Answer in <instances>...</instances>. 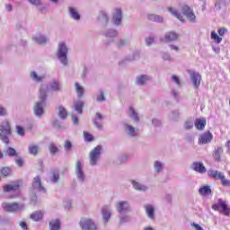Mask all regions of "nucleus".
I'll return each mask as SVG.
<instances>
[{
	"label": "nucleus",
	"mask_w": 230,
	"mask_h": 230,
	"mask_svg": "<svg viewBox=\"0 0 230 230\" xmlns=\"http://www.w3.org/2000/svg\"><path fill=\"white\" fill-rule=\"evenodd\" d=\"M47 98H48V90L44 88V84H40V101L36 102L33 107V112L37 118H42V116H44V107L46 105Z\"/></svg>",
	"instance_id": "nucleus-1"
},
{
	"label": "nucleus",
	"mask_w": 230,
	"mask_h": 230,
	"mask_svg": "<svg viewBox=\"0 0 230 230\" xmlns=\"http://www.w3.org/2000/svg\"><path fill=\"white\" fill-rule=\"evenodd\" d=\"M67 53H69L67 44L64 41H60L58 46L57 57L59 62L65 66H69V62L67 61Z\"/></svg>",
	"instance_id": "nucleus-2"
},
{
	"label": "nucleus",
	"mask_w": 230,
	"mask_h": 230,
	"mask_svg": "<svg viewBox=\"0 0 230 230\" xmlns=\"http://www.w3.org/2000/svg\"><path fill=\"white\" fill-rule=\"evenodd\" d=\"M2 209H4L5 213L21 214L22 211H24L26 209V205L24 203L17 202H4L2 203Z\"/></svg>",
	"instance_id": "nucleus-3"
},
{
	"label": "nucleus",
	"mask_w": 230,
	"mask_h": 230,
	"mask_svg": "<svg viewBox=\"0 0 230 230\" xmlns=\"http://www.w3.org/2000/svg\"><path fill=\"white\" fill-rule=\"evenodd\" d=\"M12 134V126L10 125V121L4 120L0 124V139L3 143L8 145L10 143V139L8 136Z\"/></svg>",
	"instance_id": "nucleus-4"
},
{
	"label": "nucleus",
	"mask_w": 230,
	"mask_h": 230,
	"mask_svg": "<svg viewBox=\"0 0 230 230\" xmlns=\"http://www.w3.org/2000/svg\"><path fill=\"white\" fill-rule=\"evenodd\" d=\"M22 186V181H13L9 184H5L3 186L4 193H14L13 195L10 196L9 199H15V197H19V188Z\"/></svg>",
	"instance_id": "nucleus-5"
},
{
	"label": "nucleus",
	"mask_w": 230,
	"mask_h": 230,
	"mask_svg": "<svg viewBox=\"0 0 230 230\" xmlns=\"http://www.w3.org/2000/svg\"><path fill=\"white\" fill-rule=\"evenodd\" d=\"M102 152H103V147L102 146H97L90 152L89 157L91 166H96V164H98V161H100L102 157Z\"/></svg>",
	"instance_id": "nucleus-6"
},
{
	"label": "nucleus",
	"mask_w": 230,
	"mask_h": 230,
	"mask_svg": "<svg viewBox=\"0 0 230 230\" xmlns=\"http://www.w3.org/2000/svg\"><path fill=\"white\" fill-rule=\"evenodd\" d=\"M115 208L119 215H127V213H130V211H132L130 202L127 200L117 201L115 203Z\"/></svg>",
	"instance_id": "nucleus-7"
},
{
	"label": "nucleus",
	"mask_w": 230,
	"mask_h": 230,
	"mask_svg": "<svg viewBox=\"0 0 230 230\" xmlns=\"http://www.w3.org/2000/svg\"><path fill=\"white\" fill-rule=\"evenodd\" d=\"M214 211H220L226 217H229L230 208L227 207V203L222 199H217V203L212 206Z\"/></svg>",
	"instance_id": "nucleus-8"
},
{
	"label": "nucleus",
	"mask_w": 230,
	"mask_h": 230,
	"mask_svg": "<svg viewBox=\"0 0 230 230\" xmlns=\"http://www.w3.org/2000/svg\"><path fill=\"white\" fill-rule=\"evenodd\" d=\"M187 73L194 89H199L200 87V82H202V75L195 70H188Z\"/></svg>",
	"instance_id": "nucleus-9"
},
{
	"label": "nucleus",
	"mask_w": 230,
	"mask_h": 230,
	"mask_svg": "<svg viewBox=\"0 0 230 230\" xmlns=\"http://www.w3.org/2000/svg\"><path fill=\"white\" fill-rule=\"evenodd\" d=\"M79 226L82 230H98V226H96L94 221L87 217L81 218Z\"/></svg>",
	"instance_id": "nucleus-10"
},
{
	"label": "nucleus",
	"mask_w": 230,
	"mask_h": 230,
	"mask_svg": "<svg viewBox=\"0 0 230 230\" xmlns=\"http://www.w3.org/2000/svg\"><path fill=\"white\" fill-rule=\"evenodd\" d=\"M75 175L79 182H85V172H84V163L77 160L75 163Z\"/></svg>",
	"instance_id": "nucleus-11"
},
{
	"label": "nucleus",
	"mask_w": 230,
	"mask_h": 230,
	"mask_svg": "<svg viewBox=\"0 0 230 230\" xmlns=\"http://www.w3.org/2000/svg\"><path fill=\"white\" fill-rule=\"evenodd\" d=\"M123 128L125 134L128 135V137H137V136H139V129L127 122L123 123Z\"/></svg>",
	"instance_id": "nucleus-12"
},
{
	"label": "nucleus",
	"mask_w": 230,
	"mask_h": 230,
	"mask_svg": "<svg viewBox=\"0 0 230 230\" xmlns=\"http://www.w3.org/2000/svg\"><path fill=\"white\" fill-rule=\"evenodd\" d=\"M213 141V133L206 131L199 135L198 143L199 145H208Z\"/></svg>",
	"instance_id": "nucleus-13"
},
{
	"label": "nucleus",
	"mask_w": 230,
	"mask_h": 230,
	"mask_svg": "<svg viewBox=\"0 0 230 230\" xmlns=\"http://www.w3.org/2000/svg\"><path fill=\"white\" fill-rule=\"evenodd\" d=\"M102 35L106 37V39H110L109 41L105 43L106 46H109V44L114 42L115 37H118V31L114 29H108L103 31Z\"/></svg>",
	"instance_id": "nucleus-14"
},
{
	"label": "nucleus",
	"mask_w": 230,
	"mask_h": 230,
	"mask_svg": "<svg viewBox=\"0 0 230 230\" xmlns=\"http://www.w3.org/2000/svg\"><path fill=\"white\" fill-rule=\"evenodd\" d=\"M182 13L185 15V17H187L189 21H190V22H196L195 20L197 19V16L195 15V13H193V9L188 5L184 4L182 6Z\"/></svg>",
	"instance_id": "nucleus-15"
},
{
	"label": "nucleus",
	"mask_w": 230,
	"mask_h": 230,
	"mask_svg": "<svg viewBox=\"0 0 230 230\" xmlns=\"http://www.w3.org/2000/svg\"><path fill=\"white\" fill-rule=\"evenodd\" d=\"M32 188L36 191H40V193H46V188L42 186V181H40V176H36L32 181Z\"/></svg>",
	"instance_id": "nucleus-16"
},
{
	"label": "nucleus",
	"mask_w": 230,
	"mask_h": 230,
	"mask_svg": "<svg viewBox=\"0 0 230 230\" xmlns=\"http://www.w3.org/2000/svg\"><path fill=\"white\" fill-rule=\"evenodd\" d=\"M47 89L53 93H60L62 91V83L58 80H53L47 85Z\"/></svg>",
	"instance_id": "nucleus-17"
},
{
	"label": "nucleus",
	"mask_w": 230,
	"mask_h": 230,
	"mask_svg": "<svg viewBox=\"0 0 230 230\" xmlns=\"http://www.w3.org/2000/svg\"><path fill=\"white\" fill-rule=\"evenodd\" d=\"M145 211L150 220H155V206L147 204L145 206Z\"/></svg>",
	"instance_id": "nucleus-18"
},
{
	"label": "nucleus",
	"mask_w": 230,
	"mask_h": 230,
	"mask_svg": "<svg viewBox=\"0 0 230 230\" xmlns=\"http://www.w3.org/2000/svg\"><path fill=\"white\" fill-rule=\"evenodd\" d=\"M179 39V34L175 32H166L164 38H161L162 42H173Z\"/></svg>",
	"instance_id": "nucleus-19"
},
{
	"label": "nucleus",
	"mask_w": 230,
	"mask_h": 230,
	"mask_svg": "<svg viewBox=\"0 0 230 230\" xmlns=\"http://www.w3.org/2000/svg\"><path fill=\"white\" fill-rule=\"evenodd\" d=\"M190 169L194 170V172H198V173H206V166L200 162H194L190 165Z\"/></svg>",
	"instance_id": "nucleus-20"
},
{
	"label": "nucleus",
	"mask_w": 230,
	"mask_h": 230,
	"mask_svg": "<svg viewBox=\"0 0 230 230\" xmlns=\"http://www.w3.org/2000/svg\"><path fill=\"white\" fill-rule=\"evenodd\" d=\"M68 15L70 19H73L74 21H80L81 16L80 13L78 12V9L73 6L68 7Z\"/></svg>",
	"instance_id": "nucleus-21"
},
{
	"label": "nucleus",
	"mask_w": 230,
	"mask_h": 230,
	"mask_svg": "<svg viewBox=\"0 0 230 230\" xmlns=\"http://www.w3.org/2000/svg\"><path fill=\"white\" fill-rule=\"evenodd\" d=\"M128 116L135 123H139V121H141V118H139V113H137V111H136V110L132 107H129Z\"/></svg>",
	"instance_id": "nucleus-22"
},
{
	"label": "nucleus",
	"mask_w": 230,
	"mask_h": 230,
	"mask_svg": "<svg viewBox=\"0 0 230 230\" xmlns=\"http://www.w3.org/2000/svg\"><path fill=\"white\" fill-rule=\"evenodd\" d=\"M112 21L116 26H119V24H121V21H123V13L121 12V9L116 10L113 14Z\"/></svg>",
	"instance_id": "nucleus-23"
},
{
	"label": "nucleus",
	"mask_w": 230,
	"mask_h": 230,
	"mask_svg": "<svg viewBox=\"0 0 230 230\" xmlns=\"http://www.w3.org/2000/svg\"><path fill=\"white\" fill-rule=\"evenodd\" d=\"M131 184L137 191H148V186L137 181L136 180L131 181Z\"/></svg>",
	"instance_id": "nucleus-24"
},
{
	"label": "nucleus",
	"mask_w": 230,
	"mask_h": 230,
	"mask_svg": "<svg viewBox=\"0 0 230 230\" xmlns=\"http://www.w3.org/2000/svg\"><path fill=\"white\" fill-rule=\"evenodd\" d=\"M30 78L32 80V82H36L37 84H40V82H44V79L46 78V75H39L37 72L31 71L30 73Z\"/></svg>",
	"instance_id": "nucleus-25"
},
{
	"label": "nucleus",
	"mask_w": 230,
	"mask_h": 230,
	"mask_svg": "<svg viewBox=\"0 0 230 230\" xmlns=\"http://www.w3.org/2000/svg\"><path fill=\"white\" fill-rule=\"evenodd\" d=\"M208 175L216 181H222L224 179V173L217 170H209Z\"/></svg>",
	"instance_id": "nucleus-26"
},
{
	"label": "nucleus",
	"mask_w": 230,
	"mask_h": 230,
	"mask_svg": "<svg viewBox=\"0 0 230 230\" xmlns=\"http://www.w3.org/2000/svg\"><path fill=\"white\" fill-rule=\"evenodd\" d=\"M32 40L36 44H40V46H44L48 42V37L42 34H38L32 38Z\"/></svg>",
	"instance_id": "nucleus-27"
},
{
	"label": "nucleus",
	"mask_w": 230,
	"mask_h": 230,
	"mask_svg": "<svg viewBox=\"0 0 230 230\" xmlns=\"http://www.w3.org/2000/svg\"><path fill=\"white\" fill-rule=\"evenodd\" d=\"M102 219L104 224H107L111 220V207H103L102 210Z\"/></svg>",
	"instance_id": "nucleus-28"
},
{
	"label": "nucleus",
	"mask_w": 230,
	"mask_h": 230,
	"mask_svg": "<svg viewBox=\"0 0 230 230\" xmlns=\"http://www.w3.org/2000/svg\"><path fill=\"white\" fill-rule=\"evenodd\" d=\"M150 80H152V77L147 75H138L137 77V85H146Z\"/></svg>",
	"instance_id": "nucleus-29"
},
{
	"label": "nucleus",
	"mask_w": 230,
	"mask_h": 230,
	"mask_svg": "<svg viewBox=\"0 0 230 230\" xmlns=\"http://www.w3.org/2000/svg\"><path fill=\"white\" fill-rule=\"evenodd\" d=\"M103 119H104V118H103V115H102V113L97 112L95 114V118L93 119V125L99 130H102V128H103V126H102V124H100V122H98V121H103Z\"/></svg>",
	"instance_id": "nucleus-30"
},
{
	"label": "nucleus",
	"mask_w": 230,
	"mask_h": 230,
	"mask_svg": "<svg viewBox=\"0 0 230 230\" xmlns=\"http://www.w3.org/2000/svg\"><path fill=\"white\" fill-rule=\"evenodd\" d=\"M199 193L201 195V197H208V195H211L213 191L211 190V187L209 186H203L199 189Z\"/></svg>",
	"instance_id": "nucleus-31"
},
{
	"label": "nucleus",
	"mask_w": 230,
	"mask_h": 230,
	"mask_svg": "<svg viewBox=\"0 0 230 230\" xmlns=\"http://www.w3.org/2000/svg\"><path fill=\"white\" fill-rule=\"evenodd\" d=\"M194 125L198 130L206 128V118L196 119Z\"/></svg>",
	"instance_id": "nucleus-32"
},
{
	"label": "nucleus",
	"mask_w": 230,
	"mask_h": 230,
	"mask_svg": "<svg viewBox=\"0 0 230 230\" xmlns=\"http://www.w3.org/2000/svg\"><path fill=\"white\" fill-rule=\"evenodd\" d=\"M49 225L50 230H60L62 227V223H60V219H52Z\"/></svg>",
	"instance_id": "nucleus-33"
},
{
	"label": "nucleus",
	"mask_w": 230,
	"mask_h": 230,
	"mask_svg": "<svg viewBox=\"0 0 230 230\" xmlns=\"http://www.w3.org/2000/svg\"><path fill=\"white\" fill-rule=\"evenodd\" d=\"M44 217V212L41 210H38L33 212L31 215V219L33 220L34 222H40L42 220V217Z\"/></svg>",
	"instance_id": "nucleus-34"
},
{
	"label": "nucleus",
	"mask_w": 230,
	"mask_h": 230,
	"mask_svg": "<svg viewBox=\"0 0 230 230\" xmlns=\"http://www.w3.org/2000/svg\"><path fill=\"white\" fill-rule=\"evenodd\" d=\"M50 173H51V176H50L51 182H53V184L58 182V181L60 180V172H58V170L53 169L51 170Z\"/></svg>",
	"instance_id": "nucleus-35"
},
{
	"label": "nucleus",
	"mask_w": 230,
	"mask_h": 230,
	"mask_svg": "<svg viewBox=\"0 0 230 230\" xmlns=\"http://www.w3.org/2000/svg\"><path fill=\"white\" fill-rule=\"evenodd\" d=\"M58 116L60 118V119H66V118H67V110L66 107L62 105L58 107Z\"/></svg>",
	"instance_id": "nucleus-36"
},
{
	"label": "nucleus",
	"mask_w": 230,
	"mask_h": 230,
	"mask_svg": "<svg viewBox=\"0 0 230 230\" xmlns=\"http://www.w3.org/2000/svg\"><path fill=\"white\" fill-rule=\"evenodd\" d=\"M154 169L155 173H161V172H163V170H164V164L161 161H155L154 163Z\"/></svg>",
	"instance_id": "nucleus-37"
},
{
	"label": "nucleus",
	"mask_w": 230,
	"mask_h": 230,
	"mask_svg": "<svg viewBox=\"0 0 230 230\" xmlns=\"http://www.w3.org/2000/svg\"><path fill=\"white\" fill-rule=\"evenodd\" d=\"M73 108L78 114H82L84 112V102L77 101V102H74Z\"/></svg>",
	"instance_id": "nucleus-38"
},
{
	"label": "nucleus",
	"mask_w": 230,
	"mask_h": 230,
	"mask_svg": "<svg viewBox=\"0 0 230 230\" xmlns=\"http://www.w3.org/2000/svg\"><path fill=\"white\" fill-rule=\"evenodd\" d=\"M147 19L148 21H153V22H164V18L157 14H148Z\"/></svg>",
	"instance_id": "nucleus-39"
},
{
	"label": "nucleus",
	"mask_w": 230,
	"mask_h": 230,
	"mask_svg": "<svg viewBox=\"0 0 230 230\" xmlns=\"http://www.w3.org/2000/svg\"><path fill=\"white\" fill-rule=\"evenodd\" d=\"M222 154H224V148L222 147L216 148L213 154V157L215 161H217V163H220L221 161L220 155H222Z\"/></svg>",
	"instance_id": "nucleus-40"
},
{
	"label": "nucleus",
	"mask_w": 230,
	"mask_h": 230,
	"mask_svg": "<svg viewBox=\"0 0 230 230\" xmlns=\"http://www.w3.org/2000/svg\"><path fill=\"white\" fill-rule=\"evenodd\" d=\"M98 19L102 24H107L109 22V14L105 11H101Z\"/></svg>",
	"instance_id": "nucleus-41"
},
{
	"label": "nucleus",
	"mask_w": 230,
	"mask_h": 230,
	"mask_svg": "<svg viewBox=\"0 0 230 230\" xmlns=\"http://www.w3.org/2000/svg\"><path fill=\"white\" fill-rule=\"evenodd\" d=\"M75 93L77 94V97L82 98L85 93V89L84 88V86L80 85L78 83L75 84Z\"/></svg>",
	"instance_id": "nucleus-42"
},
{
	"label": "nucleus",
	"mask_w": 230,
	"mask_h": 230,
	"mask_svg": "<svg viewBox=\"0 0 230 230\" xmlns=\"http://www.w3.org/2000/svg\"><path fill=\"white\" fill-rule=\"evenodd\" d=\"M28 150L31 155H37V154H39V146L35 144H30L28 146Z\"/></svg>",
	"instance_id": "nucleus-43"
},
{
	"label": "nucleus",
	"mask_w": 230,
	"mask_h": 230,
	"mask_svg": "<svg viewBox=\"0 0 230 230\" xmlns=\"http://www.w3.org/2000/svg\"><path fill=\"white\" fill-rule=\"evenodd\" d=\"M215 6L217 10H223V8H226V6H227V3L226 2V0H217Z\"/></svg>",
	"instance_id": "nucleus-44"
},
{
	"label": "nucleus",
	"mask_w": 230,
	"mask_h": 230,
	"mask_svg": "<svg viewBox=\"0 0 230 230\" xmlns=\"http://www.w3.org/2000/svg\"><path fill=\"white\" fill-rule=\"evenodd\" d=\"M96 100L99 102H105L107 98L105 97V93L103 92L102 89H100L97 95H96Z\"/></svg>",
	"instance_id": "nucleus-45"
},
{
	"label": "nucleus",
	"mask_w": 230,
	"mask_h": 230,
	"mask_svg": "<svg viewBox=\"0 0 230 230\" xmlns=\"http://www.w3.org/2000/svg\"><path fill=\"white\" fill-rule=\"evenodd\" d=\"M168 12H170L172 15L176 17V19H179V21H182V16L179 13V11H177L176 9H173L172 7H169Z\"/></svg>",
	"instance_id": "nucleus-46"
},
{
	"label": "nucleus",
	"mask_w": 230,
	"mask_h": 230,
	"mask_svg": "<svg viewBox=\"0 0 230 230\" xmlns=\"http://www.w3.org/2000/svg\"><path fill=\"white\" fill-rule=\"evenodd\" d=\"M0 173L4 177H8V175H10L12 173V169H10V167H1Z\"/></svg>",
	"instance_id": "nucleus-47"
},
{
	"label": "nucleus",
	"mask_w": 230,
	"mask_h": 230,
	"mask_svg": "<svg viewBox=\"0 0 230 230\" xmlns=\"http://www.w3.org/2000/svg\"><path fill=\"white\" fill-rule=\"evenodd\" d=\"M131 220L130 216H122L119 217V225L123 226V224H128Z\"/></svg>",
	"instance_id": "nucleus-48"
},
{
	"label": "nucleus",
	"mask_w": 230,
	"mask_h": 230,
	"mask_svg": "<svg viewBox=\"0 0 230 230\" xmlns=\"http://www.w3.org/2000/svg\"><path fill=\"white\" fill-rule=\"evenodd\" d=\"M6 154L9 155V157H17V151L13 147H7Z\"/></svg>",
	"instance_id": "nucleus-49"
},
{
	"label": "nucleus",
	"mask_w": 230,
	"mask_h": 230,
	"mask_svg": "<svg viewBox=\"0 0 230 230\" xmlns=\"http://www.w3.org/2000/svg\"><path fill=\"white\" fill-rule=\"evenodd\" d=\"M211 39L215 40V42H217V44H220V42H222V38L218 36V34H217L215 31L211 32Z\"/></svg>",
	"instance_id": "nucleus-50"
},
{
	"label": "nucleus",
	"mask_w": 230,
	"mask_h": 230,
	"mask_svg": "<svg viewBox=\"0 0 230 230\" xmlns=\"http://www.w3.org/2000/svg\"><path fill=\"white\" fill-rule=\"evenodd\" d=\"M193 120L187 119L183 125V128L185 130H191V128H193Z\"/></svg>",
	"instance_id": "nucleus-51"
},
{
	"label": "nucleus",
	"mask_w": 230,
	"mask_h": 230,
	"mask_svg": "<svg viewBox=\"0 0 230 230\" xmlns=\"http://www.w3.org/2000/svg\"><path fill=\"white\" fill-rule=\"evenodd\" d=\"M84 141H88V142L94 141V137L89 132L84 131Z\"/></svg>",
	"instance_id": "nucleus-52"
},
{
	"label": "nucleus",
	"mask_w": 230,
	"mask_h": 230,
	"mask_svg": "<svg viewBox=\"0 0 230 230\" xmlns=\"http://www.w3.org/2000/svg\"><path fill=\"white\" fill-rule=\"evenodd\" d=\"M49 149L50 154H52L53 155H55V154H57L58 152V147H57V146H55V144H49Z\"/></svg>",
	"instance_id": "nucleus-53"
},
{
	"label": "nucleus",
	"mask_w": 230,
	"mask_h": 230,
	"mask_svg": "<svg viewBox=\"0 0 230 230\" xmlns=\"http://www.w3.org/2000/svg\"><path fill=\"white\" fill-rule=\"evenodd\" d=\"M161 57L163 58V60H165L167 62H172V56L168 52L162 53Z\"/></svg>",
	"instance_id": "nucleus-54"
},
{
	"label": "nucleus",
	"mask_w": 230,
	"mask_h": 230,
	"mask_svg": "<svg viewBox=\"0 0 230 230\" xmlns=\"http://www.w3.org/2000/svg\"><path fill=\"white\" fill-rule=\"evenodd\" d=\"M138 59H139V52H135L133 56H129L128 58H127V60H128L129 62H132L134 60H138Z\"/></svg>",
	"instance_id": "nucleus-55"
},
{
	"label": "nucleus",
	"mask_w": 230,
	"mask_h": 230,
	"mask_svg": "<svg viewBox=\"0 0 230 230\" xmlns=\"http://www.w3.org/2000/svg\"><path fill=\"white\" fill-rule=\"evenodd\" d=\"M32 6H42V0H28Z\"/></svg>",
	"instance_id": "nucleus-56"
},
{
	"label": "nucleus",
	"mask_w": 230,
	"mask_h": 230,
	"mask_svg": "<svg viewBox=\"0 0 230 230\" xmlns=\"http://www.w3.org/2000/svg\"><path fill=\"white\" fill-rule=\"evenodd\" d=\"M128 40H119L117 43L118 48H124V46H128Z\"/></svg>",
	"instance_id": "nucleus-57"
},
{
	"label": "nucleus",
	"mask_w": 230,
	"mask_h": 230,
	"mask_svg": "<svg viewBox=\"0 0 230 230\" xmlns=\"http://www.w3.org/2000/svg\"><path fill=\"white\" fill-rule=\"evenodd\" d=\"M71 148H73V144L71 143V141L66 140V141L65 142V150H66V152H70V151H71Z\"/></svg>",
	"instance_id": "nucleus-58"
},
{
	"label": "nucleus",
	"mask_w": 230,
	"mask_h": 230,
	"mask_svg": "<svg viewBox=\"0 0 230 230\" xmlns=\"http://www.w3.org/2000/svg\"><path fill=\"white\" fill-rule=\"evenodd\" d=\"M172 194H165L164 197V201L166 202V204H172Z\"/></svg>",
	"instance_id": "nucleus-59"
},
{
	"label": "nucleus",
	"mask_w": 230,
	"mask_h": 230,
	"mask_svg": "<svg viewBox=\"0 0 230 230\" xmlns=\"http://www.w3.org/2000/svg\"><path fill=\"white\" fill-rule=\"evenodd\" d=\"M4 116H8V111H6V108L0 106V118Z\"/></svg>",
	"instance_id": "nucleus-60"
},
{
	"label": "nucleus",
	"mask_w": 230,
	"mask_h": 230,
	"mask_svg": "<svg viewBox=\"0 0 230 230\" xmlns=\"http://www.w3.org/2000/svg\"><path fill=\"white\" fill-rule=\"evenodd\" d=\"M155 39L152 36H149L148 38L146 39V46H152L154 44Z\"/></svg>",
	"instance_id": "nucleus-61"
},
{
	"label": "nucleus",
	"mask_w": 230,
	"mask_h": 230,
	"mask_svg": "<svg viewBox=\"0 0 230 230\" xmlns=\"http://www.w3.org/2000/svg\"><path fill=\"white\" fill-rule=\"evenodd\" d=\"M19 226H20L21 229H22V230H30V228L28 227V224H26L25 221H21L19 223Z\"/></svg>",
	"instance_id": "nucleus-62"
},
{
	"label": "nucleus",
	"mask_w": 230,
	"mask_h": 230,
	"mask_svg": "<svg viewBox=\"0 0 230 230\" xmlns=\"http://www.w3.org/2000/svg\"><path fill=\"white\" fill-rule=\"evenodd\" d=\"M221 182H222L223 186L230 187V181L226 180V176L223 177V179L221 180Z\"/></svg>",
	"instance_id": "nucleus-63"
},
{
	"label": "nucleus",
	"mask_w": 230,
	"mask_h": 230,
	"mask_svg": "<svg viewBox=\"0 0 230 230\" xmlns=\"http://www.w3.org/2000/svg\"><path fill=\"white\" fill-rule=\"evenodd\" d=\"M152 125H154L155 127H161V120H159L158 119H153Z\"/></svg>",
	"instance_id": "nucleus-64"
}]
</instances>
